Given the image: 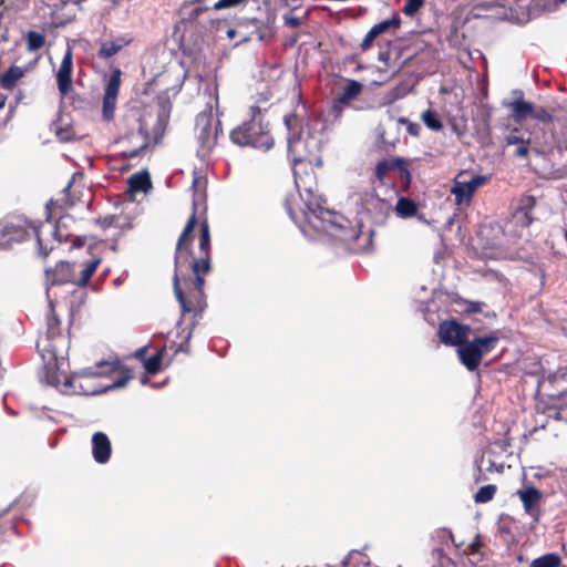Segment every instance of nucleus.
Listing matches in <instances>:
<instances>
[{
    "label": "nucleus",
    "instance_id": "obj_1",
    "mask_svg": "<svg viewBox=\"0 0 567 567\" xmlns=\"http://www.w3.org/2000/svg\"><path fill=\"white\" fill-rule=\"evenodd\" d=\"M206 181L195 176L192 184V214L175 247L173 287L182 316L192 313L186 342L207 307L205 277L212 272V238L206 216Z\"/></svg>",
    "mask_w": 567,
    "mask_h": 567
},
{
    "label": "nucleus",
    "instance_id": "obj_2",
    "mask_svg": "<svg viewBox=\"0 0 567 567\" xmlns=\"http://www.w3.org/2000/svg\"><path fill=\"white\" fill-rule=\"evenodd\" d=\"M293 95L298 100V104L293 112L289 116H286V127L289 131L288 151L292 156L295 186L302 204L296 200L289 203L287 206L288 213L290 207H295L298 212L299 207L307 210L308 203L311 207H316L317 204L313 203L316 173L312 167L316 141L310 131L307 107L301 101V92L297 85L293 87Z\"/></svg>",
    "mask_w": 567,
    "mask_h": 567
},
{
    "label": "nucleus",
    "instance_id": "obj_3",
    "mask_svg": "<svg viewBox=\"0 0 567 567\" xmlns=\"http://www.w3.org/2000/svg\"><path fill=\"white\" fill-rule=\"evenodd\" d=\"M289 217L306 236L324 233L340 241L352 244L361 235L360 230L352 227L351 223L342 215L324 209L318 204L316 207H311L308 203L307 210L299 207L298 212L295 207H290Z\"/></svg>",
    "mask_w": 567,
    "mask_h": 567
},
{
    "label": "nucleus",
    "instance_id": "obj_4",
    "mask_svg": "<svg viewBox=\"0 0 567 567\" xmlns=\"http://www.w3.org/2000/svg\"><path fill=\"white\" fill-rule=\"evenodd\" d=\"M250 120L238 125L230 132V140L239 146L269 150L274 145V138L267 125L262 123V114L258 106L249 109Z\"/></svg>",
    "mask_w": 567,
    "mask_h": 567
},
{
    "label": "nucleus",
    "instance_id": "obj_5",
    "mask_svg": "<svg viewBox=\"0 0 567 567\" xmlns=\"http://www.w3.org/2000/svg\"><path fill=\"white\" fill-rule=\"evenodd\" d=\"M100 262L101 258H92L83 264L59 261L53 269L47 270V282L51 286L73 284L85 287Z\"/></svg>",
    "mask_w": 567,
    "mask_h": 567
},
{
    "label": "nucleus",
    "instance_id": "obj_6",
    "mask_svg": "<svg viewBox=\"0 0 567 567\" xmlns=\"http://www.w3.org/2000/svg\"><path fill=\"white\" fill-rule=\"evenodd\" d=\"M44 227L43 223L35 224L24 219L7 224L2 234L7 238V243H21L32 234L37 239L39 254L47 257L53 250V245H50V240L44 238Z\"/></svg>",
    "mask_w": 567,
    "mask_h": 567
},
{
    "label": "nucleus",
    "instance_id": "obj_7",
    "mask_svg": "<svg viewBox=\"0 0 567 567\" xmlns=\"http://www.w3.org/2000/svg\"><path fill=\"white\" fill-rule=\"evenodd\" d=\"M47 326L45 336L37 341V349L44 360H56L63 355L62 348L65 339L62 334L61 321L54 312L52 302H50V315L47 319Z\"/></svg>",
    "mask_w": 567,
    "mask_h": 567
},
{
    "label": "nucleus",
    "instance_id": "obj_8",
    "mask_svg": "<svg viewBox=\"0 0 567 567\" xmlns=\"http://www.w3.org/2000/svg\"><path fill=\"white\" fill-rule=\"evenodd\" d=\"M497 342L498 337L495 334L477 337L472 341L466 340L457 349L460 361L468 371H475L483 357L493 351Z\"/></svg>",
    "mask_w": 567,
    "mask_h": 567
},
{
    "label": "nucleus",
    "instance_id": "obj_9",
    "mask_svg": "<svg viewBox=\"0 0 567 567\" xmlns=\"http://www.w3.org/2000/svg\"><path fill=\"white\" fill-rule=\"evenodd\" d=\"M195 130L203 152H210L217 144L221 133L220 121L215 118L212 107L200 112L196 116Z\"/></svg>",
    "mask_w": 567,
    "mask_h": 567
},
{
    "label": "nucleus",
    "instance_id": "obj_10",
    "mask_svg": "<svg viewBox=\"0 0 567 567\" xmlns=\"http://www.w3.org/2000/svg\"><path fill=\"white\" fill-rule=\"evenodd\" d=\"M464 172L456 175L451 187L455 203L458 206H468L478 187L483 186L487 178L483 175H475L470 181L463 179Z\"/></svg>",
    "mask_w": 567,
    "mask_h": 567
},
{
    "label": "nucleus",
    "instance_id": "obj_11",
    "mask_svg": "<svg viewBox=\"0 0 567 567\" xmlns=\"http://www.w3.org/2000/svg\"><path fill=\"white\" fill-rule=\"evenodd\" d=\"M470 332V326L461 324L455 319L442 321L437 331L443 344L457 349L468 339Z\"/></svg>",
    "mask_w": 567,
    "mask_h": 567
},
{
    "label": "nucleus",
    "instance_id": "obj_12",
    "mask_svg": "<svg viewBox=\"0 0 567 567\" xmlns=\"http://www.w3.org/2000/svg\"><path fill=\"white\" fill-rule=\"evenodd\" d=\"M120 85H121V70L116 69L111 73L109 82L105 86V92H104V97H103L102 116H103V120L106 122H110L114 118Z\"/></svg>",
    "mask_w": 567,
    "mask_h": 567
},
{
    "label": "nucleus",
    "instance_id": "obj_13",
    "mask_svg": "<svg viewBox=\"0 0 567 567\" xmlns=\"http://www.w3.org/2000/svg\"><path fill=\"white\" fill-rule=\"evenodd\" d=\"M392 169H399L402 182L405 187L410 186L411 183V173L409 171V162L402 157H396L394 159H383L380 161L375 166V176L377 178L383 183L386 174Z\"/></svg>",
    "mask_w": 567,
    "mask_h": 567
},
{
    "label": "nucleus",
    "instance_id": "obj_14",
    "mask_svg": "<svg viewBox=\"0 0 567 567\" xmlns=\"http://www.w3.org/2000/svg\"><path fill=\"white\" fill-rule=\"evenodd\" d=\"M72 73H73V50L68 48L59 71L56 73V84L62 96L68 95L72 91Z\"/></svg>",
    "mask_w": 567,
    "mask_h": 567
},
{
    "label": "nucleus",
    "instance_id": "obj_15",
    "mask_svg": "<svg viewBox=\"0 0 567 567\" xmlns=\"http://www.w3.org/2000/svg\"><path fill=\"white\" fill-rule=\"evenodd\" d=\"M401 19L398 14H394L391 19L383 20L374 24L363 38L360 48L363 52L370 50L373 45L374 40L390 30H395L400 27Z\"/></svg>",
    "mask_w": 567,
    "mask_h": 567
},
{
    "label": "nucleus",
    "instance_id": "obj_16",
    "mask_svg": "<svg viewBox=\"0 0 567 567\" xmlns=\"http://www.w3.org/2000/svg\"><path fill=\"white\" fill-rule=\"evenodd\" d=\"M133 138H140L141 143L132 150L123 151L121 153V157L123 159H132L140 156L142 152L145 151L150 145L148 132L143 125H140L136 132L132 131L122 136L121 141L132 142Z\"/></svg>",
    "mask_w": 567,
    "mask_h": 567
},
{
    "label": "nucleus",
    "instance_id": "obj_17",
    "mask_svg": "<svg viewBox=\"0 0 567 567\" xmlns=\"http://www.w3.org/2000/svg\"><path fill=\"white\" fill-rule=\"evenodd\" d=\"M517 495L523 503L524 509L527 514L535 516L538 514L539 503L543 498V494L535 486H526L525 488L518 489Z\"/></svg>",
    "mask_w": 567,
    "mask_h": 567
},
{
    "label": "nucleus",
    "instance_id": "obj_18",
    "mask_svg": "<svg viewBox=\"0 0 567 567\" xmlns=\"http://www.w3.org/2000/svg\"><path fill=\"white\" fill-rule=\"evenodd\" d=\"M100 367H105L102 373L116 374L113 379V383L107 385V389H118L124 386L131 379H133V372L131 369L123 367L118 361L115 362H103Z\"/></svg>",
    "mask_w": 567,
    "mask_h": 567
},
{
    "label": "nucleus",
    "instance_id": "obj_19",
    "mask_svg": "<svg viewBox=\"0 0 567 567\" xmlns=\"http://www.w3.org/2000/svg\"><path fill=\"white\" fill-rule=\"evenodd\" d=\"M112 446L107 435L103 432H96L92 436V453L94 460L100 463H106L111 457Z\"/></svg>",
    "mask_w": 567,
    "mask_h": 567
},
{
    "label": "nucleus",
    "instance_id": "obj_20",
    "mask_svg": "<svg viewBox=\"0 0 567 567\" xmlns=\"http://www.w3.org/2000/svg\"><path fill=\"white\" fill-rule=\"evenodd\" d=\"M519 97L508 104L512 110L511 117L515 123H523L526 118L532 117L534 113V104L523 99V92L518 91Z\"/></svg>",
    "mask_w": 567,
    "mask_h": 567
},
{
    "label": "nucleus",
    "instance_id": "obj_21",
    "mask_svg": "<svg viewBox=\"0 0 567 567\" xmlns=\"http://www.w3.org/2000/svg\"><path fill=\"white\" fill-rule=\"evenodd\" d=\"M71 217L69 215L61 216L53 229H50L48 231V238L50 240V245H52V241L55 240L58 243H66L71 240V233L68 230V220H70Z\"/></svg>",
    "mask_w": 567,
    "mask_h": 567
},
{
    "label": "nucleus",
    "instance_id": "obj_22",
    "mask_svg": "<svg viewBox=\"0 0 567 567\" xmlns=\"http://www.w3.org/2000/svg\"><path fill=\"white\" fill-rule=\"evenodd\" d=\"M131 193L147 192L152 187V181L147 171L137 172L127 179Z\"/></svg>",
    "mask_w": 567,
    "mask_h": 567
},
{
    "label": "nucleus",
    "instance_id": "obj_23",
    "mask_svg": "<svg viewBox=\"0 0 567 567\" xmlns=\"http://www.w3.org/2000/svg\"><path fill=\"white\" fill-rule=\"evenodd\" d=\"M131 43L130 39L120 37L113 41H105L101 43L97 55L101 59H109L117 54L124 47Z\"/></svg>",
    "mask_w": 567,
    "mask_h": 567
},
{
    "label": "nucleus",
    "instance_id": "obj_24",
    "mask_svg": "<svg viewBox=\"0 0 567 567\" xmlns=\"http://www.w3.org/2000/svg\"><path fill=\"white\" fill-rule=\"evenodd\" d=\"M23 76V68L11 65L3 74L0 75V85L4 90L12 91Z\"/></svg>",
    "mask_w": 567,
    "mask_h": 567
},
{
    "label": "nucleus",
    "instance_id": "obj_25",
    "mask_svg": "<svg viewBox=\"0 0 567 567\" xmlns=\"http://www.w3.org/2000/svg\"><path fill=\"white\" fill-rule=\"evenodd\" d=\"M551 143L558 151H567V123L557 120L551 128Z\"/></svg>",
    "mask_w": 567,
    "mask_h": 567
},
{
    "label": "nucleus",
    "instance_id": "obj_26",
    "mask_svg": "<svg viewBox=\"0 0 567 567\" xmlns=\"http://www.w3.org/2000/svg\"><path fill=\"white\" fill-rule=\"evenodd\" d=\"M362 92V84L355 80H349L342 93L337 97L340 104H347L357 99Z\"/></svg>",
    "mask_w": 567,
    "mask_h": 567
},
{
    "label": "nucleus",
    "instance_id": "obj_27",
    "mask_svg": "<svg viewBox=\"0 0 567 567\" xmlns=\"http://www.w3.org/2000/svg\"><path fill=\"white\" fill-rule=\"evenodd\" d=\"M417 213V204L408 197H400L395 205V214L401 218L413 217Z\"/></svg>",
    "mask_w": 567,
    "mask_h": 567
},
{
    "label": "nucleus",
    "instance_id": "obj_28",
    "mask_svg": "<svg viewBox=\"0 0 567 567\" xmlns=\"http://www.w3.org/2000/svg\"><path fill=\"white\" fill-rule=\"evenodd\" d=\"M536 206V198L532 195H523L519 198L517 210L522 213L526 219V225H530L534 220L532 210Z\"/></svg>",
    "mask_w": 567,
    "mask_h": 567
},
{
    "label": "nucleus",
    "instance_id": "obj_29",
    "mask_svg": "<svg viewBox=\"0 0 567 567\" xmlns=\"http://www.w3.org/2000/svg\"><path fill=\"white\" fill-rule=\"evenodd\" d=\"M561 565V558L556 553H547L542 555L529 564V567H559Z\"/></svg>",
    "mask_w": 567,
    "mask_h": 567
},
{
    "label": "nucleus",
    "instance_id": "obj_30",
    "mask_svg": "<svg viewBox=\"0 0 567 567\" xmlns=\"http://www.w3.org/2000/svg\"><path fill=\"white\" fill-rule=\"evenodd\" d=\"M421 120L424 123V125L431 131L439 132L443 128V123L440 120L439 114L436 113V111L432 109L425 110L421 114Z\"/></svg>",
    "mask_w": 567,
    "mask_h": 567
},
{
    "label": "nucleus",
    "instance_id": "obj_31",
    "mask_svg": "<svg viewBox=\"0 0 567 567\" xmlns=\"http://www.w3.org/2000/svg\"><path fill=\"white\" fill-rule=\"evenodd\" d=\"M27 50L35 52L42 49L45 44V35L37 31H29L25 34Z\"/></svg>",
    "mask_w": 567,
    "mask_h": 567
},
{
    "label": "nucleus",
    "instance_id": "obj_32",
    "mask_svg": "<svg viewBox=\"0 0 567 567\" xmlns=\"http://www.w3.org/2000/svg\"><path fill=\"white\" fill-rule=\"evenodd\" d=\"M163 351H157L154 355L147 358L144 362V368L148 374H156L161 371L162 360H163Z\"/></svg>",
    "mask_w": 567,
    "mask_h": 567
},
{
    "label": "nucleus",
    "instance_id": "obj_33",
    "mask_svg": "<svg viewBox=\"0 0 567 567\" xmlns=\"http://www.w3.org/2000/svg\"><path fill=\"white\" fill-rule=\"evenodd\" d=\"M496 486L493 484H488L482 486L474 495V501L476 503H487L493 499L496 493Z\"/></svg>",
    "mask_w": 567,
    "mask_h": 567
},
{
    "label": "nucleus",
    "instance_id": "obj_34",
    "mask_svg": "<svg viewBox=\"0 0 567 567\" xmlns=\"http://www.w3.org/2000/svg\"><path fill=\"white\" fill-rule=\"evenodd\" d=\"M507 145H518L530 142L529 134L523 133L519 128H513L505 137Z\"/></svg>",
    "mask_w": 567,
    "mask_h": 567
},
{
    "label": "nucleus",
    "instance_id": "obj_35",
    "mask_svg": "<svg viewBox=\"0 0 567 567\" xmlns=\"http://www.w3.org/2000/svg\"><path fill=\"white\" fill-rule=\"evenodd\" d=\"M54 133L61 142H70L74 138V131L68 124L62 126L59 122L54 123Z\"/></svg>",
    "mask_w": 567,
    "mask_h": 567
},
{
    "label": "nucleus",
    "instance_id": "obj_36",
    "mask_svg": "<svg viewBox=\"0 0 567 567\" xmlns=\"http://www.w3.org/2000/svg\"><path fill=\"white\" fill-rule=\"evenodd\" d=\"M532 118L537 120L544 124L551 123L553 125L558 118H555L554 115L543 106L535 107Z\"/></svg>",
    "mask_w": 567,
    "mask_h": 567
},
{
    "label": "nucleus",
    "instance_id": "obj_37",
    "mask_svg": "<svg viewBox=\"0 0 567 567\" xmlns=\"http://www.w3.org/2000/svg\"><path fill=\"white\" fill-rule=\"evenodd\" d=\"M424 4V0H406L402 12L408 17H413Z\"/></svg>",
    "mask_w": 567,
    "mask_h": 567
},
{
    "label": "nucleus",
    "instance_id": "obj_38",
    "mask_svg": "<svg viewBox=\"0 0 567 567\" xmlns=\"http://www.w3.org/2000/svg\"><path fill=\"white\" fill-rule=\"evenodd\" d=\"M117 220H118V216L116 215H107V216H104V217H100V218H96L94 220V223L96 225H99L101 228L103 229H107V228H111V227H117Z\"/></svg>",
    "mask_w": 567,
    "mask_h": 567
},
{
    "label": "nucleus",
    "instance_id": "obj_39",
    "mask_svg": "<svg viewBox=\"0 0 567 567\" xmlns=\"http://www.w3.org/2000/svg\"><path fill=\"white\" fill-rule=\"evenodd\" d=\"M247 0H218L213 9L214 10H223V9H227V8H233V7H237L244 2H246Z\"/></svg>",
    "mask_w": 567,
    "mask_h": 567
},
{
    "label": "nucleus",
    "instance_id": "obj_40",
    "mask_svg": "<svg viewBox=\"0 0 567 567\" xmlns=\"http://www.w3.org/2000/svg\"><path fill=\"white\" fill-rule=\"evenodd\" d=\"M402 123L406 124V131L411 136L419 137L421 133V126L417 123L409 120H401Z\"/></svg>",
    "mask_w": 567,
    "mask_h": 567
},
{
    "label": "nucleus",
    "instance_id": "obj_41",
    "mask_svg": "<svg viewBox=\"0 0 567 567\" xmlns=\"http://www.w3.org/2000/svg\"><path fill=\"white\" fill-rule=\"evenodd\" d=\"M465 311L468 313H478L482 311V303L478 301H466Z\"/></svg>",
    "mask_w": 567,
    "mask_h": 567
},
{
    "label": "nucleus",
    "instance_id": "obj_42",
    "mask_svg": "<svg viewBox=\"0 0 567 567\" xmlns=\"http://www.w3.org/2000/svg\"><path fill=\"white\" fill-rule=\"evenodd\" d=\"M529 153V142L518 144L517 148L515 151V156L517 157H525Z\"/></svg>",
    "mask_w": 567,
    "mask_h": 567
},
{
    "label": "nucleus",
    "instance_id": "obj_43",
    "mask_svg": "<svg viewBox=\"0 0 567 567\" xmlns=\"http://www.w3.org/2000/svg\"><path fill=\"white\" fill-rule=\"evenodd\" d=\"M59 207V208H62L61 206L58 205V202L53 200V199H50L48 203H47V212H48V217H47V220H50L51 219V216H52V213L53 210Z\"/></svg>",
    "mask_w": 567,
    "mask_h": 567
},
{
    "label": "nucleus",
    "instance_id": "obj_44",
    "mask_svg": "<svg viewBox=\"0 0 567 567\" xmlns=\"http://www.w3.org/2000/svg\"><path fill=\"white\" fill-rule=\"evenodd\" d=\"M146 353H147V348L146 347H142L140 349H137L135 351V357L140 360H142L143 362H145L146 359Z\"/></svg>",
    "mask_w": 567,
    "mask_h": 567
},
{
    "label": "nucleus",
    "instance_id": "obj_45",
    "mask_svg": "<svg viewBox=\"0 0 567 567\" xmlns=\"http://www.w3.org/2000/svg\"><path fill=\"white\" fill-rule=\"evenodd\" d=\"M286 25H289L291 28H297L298 25H300V20L298 18H295V17H286Z\"/></svg>",
    "mask_w": 567,
    "mask_h": 567
},
{
    "label": "nucleus",
    "instance_id": "obj_46",
    "mask_svg": "<svg viewBox=\"0 0 567 567\" xmlns=\"http://www.w3.org/2000/svg\"><path fill=\"white\" fill-rule=\"evenodd\" d=\"M72 247H76V248H80L84 245L85 243V238H81V237H75L73 240H72Z\"/></svg>",
    "mask_w": 567,
    "mask_h": 567
},
{
    "label": "nucleus",
    "instance_id": "obj_47",
    "mask_svg": "<svg viewBox=\"0 0 567 567\" xmlns=\"http://www.w3.org/2000/svg\"><path fill=\"white\" fill-rule=\"evenodd\" d=\"M480 547H481V542L478 539H476L475 542H473L471 544V548H472L473 553L478 551Z\"/></svg>",
    "mask_w": 567,
    "mask_h": 567
},
{
    "label": "nucleus",
    "instance_id": "obj_48",
    "mask_svg": "<svg viewBox=\"0 0 567 567\" xmlns=\"http://www.w3.org/2000/svg\"><path fill=\"white\" fill-rule=\"evenodd\" d=\"M7 102V95L0 93V110H2Z\"/></svg>",
    "mask_w": 567,
    "mask_h": 567
},
{
    "label": "nucleus",
    "instance_id": "obj_49",
    "mask_svg": "<svg viewBox=\"0 0 567 567\" xmlns=\"http://www.w3.org/2000/svg\"><path fill=\"white\" fill-rule=\"evenodd\" d=\"M298 41V37L297 35H290L289 39H288V44L290 47L295 45Z\"/></svg>",
    "mask_w": 567,
    "mask_h": 567
},
{
    "label": "nucleus",
    "instance_id": "obj_50",
    "mask_svg": "<svg viewBox=\"0 0 567 567\" xmlns=\"http://www.w3.org/2000/svg\"><path fill=\"white\" fill-rule=\"evenodd\" d=\"M227 35H228V38L234 39V38H235V35H236V30H234V29H229V30L227 31Z\"/></svg>",
    "mask_w": 567,
    "mask_h": 567
},
{
    "label": "nucleus",
    "instance_id": "obj_51",
    "mask_svg": "<svg viewBox=\"0 0 567 567\" xmlns=\"http://www.w3.org/2000/svg\"><path fill=\"white\" fill-rule=\"evenodd\" d=\"M72 185H73V181H70V182L68 183V185L64 187L63 192H64V193L69 192V190L71 189Z\"/></svg>",
    "mask_w": 567,
    "mask_h": 567
},
{
    "label": "nucleus",
    "instance_id": "obj_52",
    "mask_svg": "<svg viewBox=\"0 0 567 567\" xmlns=\"http://www.w3.org/2000/svg\"><path fill=\"white\" fill-rule=\"evenodd\" d=\"M341 564L343 567H346L349 564V557H344Z\"/></svg>",
    "mask_w": 567,
    "mask_h": 567
},
{
    "label": "nucleus",
    "instance_id": "obj_53",
    "mask_svg": "<svg viewBox=\"0 0 567 567\" xmlns=\"http://www.w3.org/2000/svg\"><path fill=\"white\" fill-rule=\"evenodd\" d=\"M567 0H556V4H560V3H564L566 2Z\"/></svg>",
    "mask_w": 567,
    "mask_h": 567
},
{
    "label": "nucleus",
    "instance_id": "obj_54",
    "mask_svg": "<svg viewBox=\"0 0 567 567\" xmlns=\"http://www.w3.org/2000/svg\"><path fill=\"white\" fill-rule=\"evenodd\" d=\"M565 239H566V241H567V230H566V233H565Z\"/></svg>",
    "mask_w": 567,
    "mask_h": 567
},
{
    "label": "nucleus",
    "instance_id": "obj_55",
    "mask_svg": "<svg viewBox=\"0 0 567 567\" xmlns=\"http://www.w3.org/2000/svg\"><path fill=\"white\" fill-rule=\"evenodd\" d=\"M323 567H331L330 565H324Z\"/></svg>",
    "mask_w": 567,
    "mask_h": 567
}]
</instances>
